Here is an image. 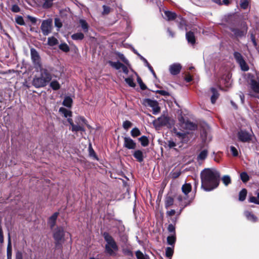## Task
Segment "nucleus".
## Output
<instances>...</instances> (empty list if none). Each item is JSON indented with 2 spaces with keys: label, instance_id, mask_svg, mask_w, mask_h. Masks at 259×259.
Masks as SVG:
<instances>
[{
  "label": "nucleus",
  "instance_id": "1",
  "mask_svg": "<svg viewBox=\"0 0 259 259\" xmlns=\"http://www.w3.org/2000/svg\"><path fill=\"white\" fill-rule=\"evenodd\" d=\"M220 174L214 168H205L201 172V187L206 191H210L219 185Z\"/></svg>",
  "mask_w": 259,
  "mask_h": 259
},
{
  "label": "nucleus",
  "instance_id": "2",
  "mask_svg": "<svg viewBox=\"0 0 259 259\" xmlns=\"http://www.w3.org/2000/svg\"><path fill=\"white\" fill-rule=\"evenodd\" d=\"M36 72H39V75H35L32 80V85L36 88L46 87L52 80L53 76L51 71L44 66L35 69Z\"/></svg>",
  "mask_w": 259,
  "mask_h": 259
},
{
  "label": "nucleus",
  "instance_id": "3",
  "mask_svg": "<svg viewBox=\"0 0 259 259\" xmlns=\"http://www.w3.org/2000/svg\"><path fill=\"white\" fill-rule=\"evenodd\" d=\"M67 121L71 126L72 132L85 131V128L83 127V124H87V120L83 117H77L75 120L76 124L73 123L71 118H68Z\"/></svg>",
  "mask_w": 259,
  "mask_h": 259
},
{
  "label": "nucleus",
  "instance_id": "4",
  "mask_svg": "<svg viewBox=\"0 0 259 259\" xmlns=\"http://www.w3.org/2000/svg\"><path fill=\"white\" fill-rule=\"evenodd\" d=\"M103 236L105 240L107 242L105 245L106 251L108 253L112 255L114 253V250H117L118 249L117 245L113 237L108 233H104Z\"/></svg>",
  "mask_w": 259,
  "mask_h": 259
},
{
  "label": "nucleus",
  "instance_id": "5",
  "mask_svg": "<svg viewBox=\"0 0 259 259\" xmlns=\"http://www.w3.org/2000/svg\"><path fill=\"white\" fill-rule=\"evenodd\" d=\"M154 125L156 127H160L166 126L168 128H170L174 124V122L170 119L165 116H161L157 119L153 121Z\"/></svg>",
  "mask_w": 259,
  "mask_h": 259
},
{
  "label": "nucleus",
  "instance_id": "6",
  "mask_svg": "<svg viewBox=\"0 0 259 259\" xmlns=\"http://www.w3.org/2000/svg\"><path fill=\"white\" fill-rule=\"evenodd\" d=\"M30 55L31 59L35 69L37 68H40L41 67L43 66L41 61L40 57L38 53L35 49L31 48L30 49Z\"/></svg>",
  "mask_w": 259,
  "mask_h": 259
},
{
  "label": "nucleus",
  "instance_id": "7",
  "mask_svg": "<svg viewBox=\"0 0 259 259\" xmlns=\"http://www.w3.org/2000/svg\"><path fill=\"white\" fill-rule=\"evenodd\" d=\"M52 20L51 19L44 20L42 22L40 28L44 35H48L52 31Z\"/></svg>",
  "mask_w": 259,
  "mask_h": 259
},
{
  "label": "nucleus",
  "instance_id": "8",
  "mask_svg": "<svg viewBox=\"0 0 259 259\" xmlns=\"http://www.w3.org/2000/svg\"><path fill=\"white\" fill-rule=\"evenodd\" d=\"M231 30L233 32L236 37H241L245 36L247 31V27L246 24L243 23L240 28H231Z\"/></svg>",
  "mask_w": 259,
  "mask_h": 259
},
{
  "label": "nucleus",
  "instance_id": "9",
  "mask_svg": "<svg viewBox=\"0 0 259 259\" xmlns=\"http://www.w3.org/2000/svg\"><path fill=\"white\" fill-rule=\"evenodd\" d=\"M234 57L242 70L247 71L249 69L248 65L246 63L242 55L240 53L235 52L234 53Z\"/></svg>",
  "mask_w": 259,
  "mask_h": 259
},
{
  "label": "nucleus",
  "instance_id": "10",
  "mask_svg": "<svg viewBox=\"0 0 259 259\" xmlns=\"http://www.w3.org/2000/svg\"><path fill=\"white\" fill-rule=\"evenodd\" d=\"M64 229L62 227H58L55 229L53 236L57 243H59L60 241L64 238Z\"/></svg>",
  "mask_w": 259,
  "mask_h": 259
},
{
  "label": "nucleus",
  "instance_id": "11",
  "mask_svg": "<svg viewBox=\"0 0 259 259\" xmlns=\"http://www.w3.org/2000/svg\"><path fill=\"white\" fill-rule=\"evenodd\" d=\"M109 64L113 68L116 70H119L120 69H121L122 70V72L125 73V74H127L128 73V69L127 68V67L122 64L121 63L119 62V61L117 62H113L111 61H108Z\"/></svg>",
  "mask_w": 259,
  "mask_h": 259
},
{
  "label": "nucleus",
  "instance_id": "12",
  "mask_svg": "<svg viewBox=\"0 0 259 259\" xmlns=\"http://www.w3.org/2000/svg\"><path fill=\"white\" fill-rule=\"evenodd\" d=\"M123 146L128 149H135L136 147V143L130 137L123 138Z\"/></svg>",
  "mask_w": 259,
  "mask_h": 259
},
{
  "label": "nucleus",
  "instance_id": "13",
  "mask_svg": "<svg viewBox=\"0 0 259 259\" xmlns=\"http://www.w3.org/2000/svg\"><path fill=\"white\" fill-rule=\"evenodd\" d=\"M238 139L243 142H248L251 140V135L246 131H241L238 133Z\"/></svg>",
  "mask_w": 259,
  "mask_h": 259
},
{
  "label": "nucleus",
  "instance_id": "14",
  "mask_svg": "<svg viewBox=\"0 0 259 259\" xmlns=\"http://www.w3.org/2000/svg\"><path fill=\"white\" fill-rule=\"evenodd\" d=\"M182 66L178 63H174L169 67V72L173 75L178 74L180 72Z\"/></svg>",
  "mask_w": 259,
  "mask_h": 259
},
{
  "label": "nucleus",
  "instance_id": "15",
  "mask_svg": "<svg viewBox=\"0 0 259 259\" xmlns=\"http://www.w3.org/2000/svg\"><path fill=\"white\" fill-rule=\"evenodd\" d=\"M251 89L254 93V95H249L252 96H254L259 99V82L256 80L252 79L250 83Z\"/></svg>",
  "mask_w": 259,
  "mask_h": 259
},
{
  "label": "nucleus",
  "instance_id": "16",
  "mask_svg": "<svg viewBox=\"0 0 259 259\" xmlns=\"http://www.w3.org/2000/svg\"><path fill=\"white\" fill-rule=\"evenodd\" d=\"M148 105L152 108L153 114H157L160 112V107L157 101L150 99L147 100Z\"/></svg>",
  "mask_w": 259,
  "mask_h": 259
},
{
  "label": "nucleus",
  "instance_id": "17",
  "mask_svg": "<svg viewBox=\"0 0 259 259\" xmlns=\"http://www.w3.org/2000/svg\"><path fill=\"white\" fill-rule=\"evenodd\" d=\"M181 126L182 128L189 131H194L197 128V125L195 123L189 121L182 122Z\"/></svg>",
  "mask_w": 259,
  "mask_h": 259
},
{
  "label": "nucleus",
  "instance_id": "18",
  "mask_svg": "<svg viewBox=\"0 0 259 259\" xmlns=\"http://www.w3.org/2000/svg\"><path fill=\"white\" fill-rule=\"evenodd\" d=\"M134 157L140 162L144 160V155L143 152L140 150L135 151L133 154Z\"/></svg>",
  "mask_w": 259,
  "mask_h": 259
},
{
  "label": "nucleus",
  "instance_id": "19",
  "mask_svg": "<svg viewBox=\"0 0 259 259\" xmlns=\"http://www.w3.org/2000/svg\"><path fill=\"white\" fill-rule=\"evenodd\" d=\"M177 17V15L175 13L169 11H164V18L168 21L174 20Z\"/></svg>",
  "mask_w": 259,
  "mask_h": 259
},
{
  "label": "nucleus",
  "instance_id": "20",
  "mask_svg": "<svg viewBox=\"0 0 259 259\" xmlns=\"http://www.w3.org/2000/svg\"><path fill=\"white\" fill-rule=\"evenodd\" d=\"M175 133L181 141L182 143H187L189 139L186 133L178 132H175Z\"/></svg>",
  "mask_w": 259,
  "mask_h": 259
},
{
  "label": "nucleus",
  "instance_id": "21",
  "mask_svg": "<svg viewBox=\"0 0 259 259\" xmlns=\"http://www.w3.org/2000/svg\"><path fill=\"white\" fill-rule=\"evenodd\" d=\"M7 259H12V249L10 234L8 235V243L7 249Z\"/></svg>",
  "mask_w": 259,
  "mask_h": 259
},
{
  "label": "nucleus",
  "instance_id": "22",
  "mask_svg": "<svg viewBox=\"0 0 259 259\" xmlns=\"http://www.w3.org/2000/svg\"><path fill=\"white\" fill-rule=\"evenodd\" d=\"M186 37L189 43L193 45L195 42V37L194 33L191 31H189L186 33Z\"/></svg>",
  "mask_w": 259,
  "mask_h": 259
},
{
  "label": "nucleus",
  "instance_id": "23",
  "mask_svg": "<svg viewBox=\"0 0 259 259\" xmlns=\"http://www.w3.org/2000/svg\"><path fill=\"white\" fill-rule=\"evenodd\" d=\"M191 189V185L189 183H186L182 187V192L185 195H187L189 192H190Z\"/></svg>",
  "mask_w": 259,
  "mask_h": 259
},
{
  "label": "nucleus",
  "instance_id": "24",
  "mask_svg": "<svg viewBox=\"0 0 259 259\" xmlns=\"http://www.w3.org/2000/svg\"><path fill=\"white\" fill-rule=\"evenodd\" d=\"M58 213L55 212L50 218L49 220V224H50L51 228L54 227L56 223V221L58 217Z\"/></svg>",
  "mask_w": 259,
  "mask_h": 259
},
{
  "label": "nucleus",
  "instance_id": "25",
  "mask_svg": "<svg viewBox=\"0 0 259 259\" xmlns=\"http://www.w3.org/2000/svg\"><path fill=\"white\" fill-rule=\"evenodd\" d=\"M59 111L61 114H63L65 117L72 116V112L64 107H60Z\"/></svg>",
  "mask_w": 259,
  "mask_h": 259
},
{
  "label": "nucleus",
  "instance_id": "26",
  "mask_svg": "<svg viewBox=\"0 0 259 259\" xmlns=\"http://www.w3.org/2000/svg\"><path fill=\"white\" fill-rule=\"evenodd\" d=\"M210 90L212 93V95L211 97V102L212 104H214L219 97V94L215 89L213 88H211Z\"/></svg>",
  "mask_w": 259,
  "mask_h": 259
},
{
  "label": "nucleus",
  "instance_id": "27",
  "mask_svg": "<svg viewBox=\"0 0 259 259\" xmlns=\"http://www.w3.org/2000/svg\"><path fill=\"white\" fill-rule=\"evenodd\" d=\"M244 214L247 220L253 222H255L257 221V218L251 212L248 211H246L244 212Z\"/></svg>",
  "mask_w": 259,
  "mask_h": 259
},
{
  "label": "nucleus",
  "instance_id": "28",
  "mask_svg": "<svg viewBox=\"0 0 259 259\" xmlns=\"http://www.w3.org/2000/svg\"><path fill=\"white\" fill-rule=\"evenodd\" d=\"M79 24L83 30V31L84 32H87L88 31L89 26L88 24V23L86 22L85 20L83 19H80L79 20Z\"/></svg>",
  "mask_w": 259,
  "mask_h": 259
},
{
  "label": "nucleus",
  "instance_id": "29",
  "mask_svg": "<svg viewBox=\"0 0 259 259\" xmlns=\"http://www.w3.org/2000/svg\"><path fill=\"white\" fill-rule=\"evenodd\" d=\"M208 154V151L206 149H204L202 151L200 152V153L199 154V155L197 156V160L198 161L199 160H204Z\"/></svg>",
  "mask_w": 259,
  "mask_h": 259
},
{
  "label": "nucleus",
  "instance_id": "30",
  "mask_svg": "<svg viewBox=\"0 0 259 259\" xmlns=\"http://www.w3.org/2000/svg\"><path fill=\"white\" fill-rule=\"evenodd\" d=\"M176 241V235L175 234H171L170 236H168L167 237V243L171 246H174L175 242Z\"/></svg>",
  "mask_w": 259,
  "mask_h": 259
},
{
  "label": "nucleus",
  "instance_id": "31",
  "mask_svg": "<svg viewBox=\"0 0 259 259\" xmlns=\"http://www.w3.org/2000/svg\"><path fill=\"white\" fill-rule=\"evenodd\" d=\"M72 104V100L70 97H66L63 102V105L67 107H71Z\"/></svg>",
  "mask_w": 259,
  "mask_h": 259
},
{
  "label": "nucleus",
  "instance_id": "32",
  "mask_svg": "<svg viewBox=\"0 0 259 259\" xmlns=\"http://www.w3.org/2000/svg\"><path fill=\"white\" fill-rule=\"evenodd\" d=\"M71 38L75 40H82L84 38V35L81 32H77L72 34Z\"/></svg>",
  "mask_w": 259,
  "mask_h": 259
},
{
  "label": "nucleus",
  "instance_id": "33",
  "mask_svg": "<svg viewBox=\"0 0 259 259\" xmlns=\"http://www.w3.org/2000/svg\"><path fill=\"white\" fill-rule=\"evenodd\" d=\"M50 87L54 90H58L60 88V85L58 81L54 80L50 83Z\"/></svg>",
  "mask_w": 259,
  "mask_h": 259
},
{
  "label": "nucleus",
  "instance_id": "34",
  "mask_svg": "<svg viewBox=\"0 0 259 259\" xmlns=\"http://www.w3.org/2000/svg\"><path fill=\"white\" fill-rule=\"evenodd\" d=\"M174 204V199L170 196H167L165 198V206L166 208L171 206Z\"/></svg>",
  "mask_w": 259,
  "mask_h": 259
},
{
  "label": "nucleus",
  "instance_id": "35",
  "mask_svg": "<svg viewBox=\"0 0 259 259\" xmlns=\"http://www.w3.org/2000/svg\"><path fill=\"white\" fill-rule=\"evenodd\" d=\"M247 190L245 189H243L239 193V200L241 201H244L246 197Z\"/></svg>",
  "mask_w": 259,
  "mask_h": 259
},
{
  "label": "nucleus",
  "instance_id": "36",
  "mask_svg": "<svg viewBox=\"0 0 259 259\" xmlns=\"http://www.w3.org/2000/svg\"><path fill=\"white\" fill-rule=\"evenodd\" d=\"M223 184L226 186H228L231 183V179L229 176L225 175L222 178Z\"/></svg>",
  "mask_w": 259,
  "mask_h": 259
},
{
  "label": "nucleus",
  "instance_id": "37",
  "mask_svg": "<svg viewBox=\"0 0 259 259\" xmlns=\"http://www.w3.org/2000/svg\"><path fill=\"white\" fill-rule=\"evenodd\" d=\"M139 141L141 142V145L144 146H147L149 144V140L146 136H142L139 139Z\"/></svg>",
  "mask_w": 259,
  "mask_h": 259
},
{
  "label": "nucleus",
  "instance_id": "38",
  "mask_svg": "<svg viewBox=\"0 0 259 259\" xmlns=\"http://www.w3.org/2000/svg\"><path fill=\"white\" fill-rule=\"evenodd\" d=\"M48 45L51 46H54L58 43L57 39L54 37H51L48 38Z\"/></svg>",
  "mask_w": 259,
  "mask_h": 259
},
{
  "label": "nucleus",
  "instance_id": "39",
  "mask_svg": "<svg viewBox=\"0 0 259 259\" xmlns=\"http://www.w3.org/2000/svg\"><path fill=\"white\" fill-rule=\"evenodd\" d=\"M131 135L133 137L135 138L141 135L140 130L137 128H134L131 132Z\"/></svg>",
  "mask_w": 259,
  "mask_h": 259
},
{
  "label": "nucleus",
  "instance_id": "40",
  "mask_svg": "<svg viewBox=\"0 0 259 259\" xmlns=\"http://www.w3.org/2000/svg\"><path fill=\"white\" fill-rule=\"evenodd\" d=\"M125 81L131 87H135L136 86V84L134 81V79L131 77L125 78Z\"/></svg>",
  "mask_w": 259,
  "mask_h": 259
},
{
  "label": "nucleus",
  "instance_id": "41",
  "mask_svg": "<svg viewBox=\"0 0 259 259\" xmlns=\"http://www.w3.org/2000/svg\"><path fill=\"white\" fill-rule=\"evenodd\" d=\"M15 21L20 25H25V24L23 17L21 16H17L15 18Z\"/></svg>",
  "mask_w": 259,
  "mask_h": 259
},
{
  "label": "nucleus",
  "instance_id": "42",
  "mask_svg": "<svg viewBox=\"0 0 259 259\" xmlns=\"http://www.w3.org/2000/svg\"><path fill=\"white\" fill-rule=\"evenodd\" d=\"M178 19L180 20L179 27L180 29H183L184 28H185L186 30H187V28L185 27L186 26V22L185 20H184L181 17H179Z\"/></svg>",
  "mask_w": 259,
  "mask_h": 259
},
{
  "label": "nucleus",
  "instance_id": "43",
  "mask_svg": "<svg viewBox=\"0 0 259 259\" xmlns=\"http://www.w3.org/2000/svg\"><path fill=\"white\" fill-rule=\"evenodd\" d=\"M118 56H119V58H120V59L126 65H127V66L130 67V64L129 63V61H128V60L125 58V57H124V56L122 54H120L119 53L118 54Z\"/></svg>",
  "mask_w": 259,
  "mask_h": 259
},
{
  "label": "nucleus",
  "instance_id": "44",
  "mask_svg": "<svg viewBox=\"0 0 259 259\" xmlns=\"http://www.w3.org/2000/svg\"><path fill=\"white\" fill-rule=\"evenodd\" d=\"M174 253V249L169 247H168L165 249V254L168 257H171Z\"/></svg>",
  "mask_w": 259,
  "mask_h": 259
},
{
  "label": "nucleus",
  "instance_id": "45",
  "mask_svg": "<svg viewBox=\"0 0 259 259\" xmlns=\"http://www.w3.org/2000/svg\"><path fill=\"white\" fill-rule=\"evenodd\" d=\"M59 49L65 52H68L69 51L68 46L65 43L60 44Z\"/></svg>",
  "mask_w": 259,
  "mask_h": 259
},
{
  "label": "nucleus",
  "instance_id": "46",
  "mask_svg": "<svg viewBox=\"0 0 259 259\" xmlns=\"http://www.w3.org/2000/svg\"><path fill=\"white\" fill-rule=\"evenodd\" d=\"M240 178L243 182H246L249 180V177L245 172H242L240 174Z\"/></svg>",
  "mask_w": 259,
  "mask_h": 259
},
{
  "label": "nucleus",
  "instance_id": "47",
  "mask_svg": "<svg viewBox=\"0 0 259 259\" xmlns=\"http://www.w3.org/2000/svg\"><path fill=\"white\" fill-rule=\"evenodd\" d=\"M166 144L167 145V147L169 148H170V149L174 148V149H176L175 147L177 146V144H176V143H175L173 141H171V140L168 141L166 143Z\"/></svg>",
  "mask_w": 259,
  "mask_h": 259
},
{
  "label": "nucleus",
  "instance_id": "48",
  "mask_svg": "<svg viewBox=\"0 0 259 259\" xmlns=\"http://www.w3.org/2000/svg\"><path fill=\"white\" fill-rule=\"evenodd\" d=\"M248 6V0H240V6L243 9H246Z\"/></svg>",
  "mask_w": 259,
  "mask_h": 259
},
{
  "label": "nucleus",
  "instance_id": "49",
  "mask_svg": "<svg viewBox=\"0 0 259 259\" xmlns=\"http://www.w3.org/2000/svg\"><path fill=\"white\" fill-rule=\"evenodd\" d=\"M249 201L251 203L259 204V198L257 196V198L254 196L250 197L249 198Z\"/></svg>",
  "mask_w": 259,
  "mask_h": 259
},
{
  "label": "nucleus",
  "instance_id": "50",
  "mask_svg": "<svg viewBox=\"0 0 259 259\" xmlns=\"http://www.w3.org/2000/svg\"><path fill=\"white\" fill-rule=\"evenodd\" d=\"M169 232L171 233V234L176 235L175 227L172 224H169L167 228Z\"/></svg>",
  "mask_w": 259,
  "mask_h": 259
},
{
  "label": "nucleus",
  "instance_id": "51",
  "mask_svg": "<svg viewBox=\"0 0 259 259\" xmlns=\"http://www.w3.org/2000/svg\"><path fill=\"white\" fill-rule=\"evenodd\" d=\"M136 255L138 259H145V255L140 250L136 252Z\"/></svg>",
  "mask_w": 259,
  "mask_h": 259
},
{
  "label": "nucleus",
  "instance_id": "52",
  "mask_svg": "<svg viewBox=\"0 0 259 259\" xmlns=\"http://www.w3.org/2000/svg\"><path fill=\"white\" fill-rule=\"evenodd\" d=\"M103 11L102 12L103 15H107L110 13V8L109 7L104 5L103 6Z\"/></svg>",
  "mask_w": 259,
  "mask_h": 259
},
{
  "label": "nucleus",
  "instance_id": "53",
  "mask_svg": "<svg viewBox=\"0 0 259 259\" xmlns=\"http://www.w3.org/2000/svg\"><path fill=\"white\" fill-rule=\"evenodd\" d=\"M230 151L234 156H237L238 155L237 149L234 146L230 147Z\"/></svg>",
  "mask_w": 259,
  "mask_h": 259
},
{
  "label": "nucleus",
  "instance_id": "54",
  "mask_svg": "<svg viewBox=\"0 0 259 259\" xmlns=\"http://www.w3.org/2000/svg\"><path fill=\"white\" fill-rule=\"evenodd\" d=\"M132 125V123L130 121H125L123 123V127L124 129L127 130Z\"/></svg>",
  "mask_w": 259,
  "mask_h": 259
},
{
  "label": "nucleus",
  "instance_id": "55",
  "mask_svg": "<svg viewBox=\"0 0 259 259\" xmlns=\"http://www.w3.org/2000/svg\"><path fill=\"white\" fill-rule=\"evenodd\" d=\"M123 253L125 255L129 257H132L133 255L132 251L128 249H123Z\"/></svg>",
  "mask_w": 259,
  "mask_h": 259
},
{
  "label": "nucleus",
  "instance_id": "56",
  "mask_svg": "<svg viewBox=\"0 0 259 259\" xmlns=\"http://www.w3.org/2000/svg\"><path fill=\"white\" fill-rule=\"evenodd\" d=\"M55 25L58 28H60L62 27V23L59 19L56 18L55 19Z\"/></svg>",
  "mask_w": 259,
  "mask_h": 259
},
{
  "label": "nucleus",
  "instance_id": "57",
  "mask_svg": "<svg viewBox=\"0 0 259 259\" xmlns=\"http://www.w3.org/2000/svg\"><path fill=\"white\" fill-rule=\"evenodd\" d=\"M11 10L15 13H18L20 11V9L19 6L16 5H13Z\"/></svg>",
  "mask_w": 259,
  "mask_h": 259
},
{
  "label": "nucleus",
  "instance_id": "58",
  "mask_svg": "<svg viewBox=\"0 0 259 259\" xmlns=\"http://www.w3.org/2000/svg\"><path fill=\"white\" fill-rule=\"evenodd\" d=\"M27 18H28V19L32 23V24H35L36 22V21H37V19L35 17H33L32 16H31L30 15H28L27 16Z\"/></svg>",
  "mask_w": 259,
  "mask_h": 259
},
{
  "label": "nucleus",
  "instance_id": "59",
  "mask_svg": "<svg viewBox=\"0 0 259 259\" xmlns=\"http://www.w3.org/2000/svg\"><path fill=\"white\" fill-rule=\"evenodd\" d=\"M138 56H139L140 59L144 62L146 66H148L150 64L147 60L140 54H138Z\"/></svg>",
  "mask_w": 259,
  "mask_h": 259
},
{
  "label": "nucleus",
  "instance_id": "60",
  "mask_svg": "<svg viewBox=\"0 0 259 259\" xmlns=\"http://www.w3.org/2000/svg\"><path fill=\"white\" fill-rule=\"evenodd\" d=\"M192 3L197 5H200L202 2L206 1L207 0H191Z\"/></svg>",
  "mask_w": 259,
  "mask_h": 259
},
{
  "label": "nucleus",
  "instance_id": "61",
  "mask_svg": "<svg viewBox=\"0 0 259 259\" xmlns=\"http://www.w3.org/2000/svg\"><path fill=\"white\" fill-rule=\"evenodd\" d=\"M16 259H23L22 253L20 251H17L16 254Z\"/></svg>",
  "mask_w": 259,
  "mask_h": 259
},
{
  "label": "nucleus",
  "instance_id": "62",
  "mask_svg": "<svg viewBox=\"0 0 259 259\" xmlns=\"http://www.w3.org/2000/svg\"><path fill=\"white\" fill-rule=\"evenodd\" d=\"M147 67L148 68V69H149L150 72L152 73L153 76L154 77H156V74H155L153 68L152 67V66L149 64L148 66H147Z\"/></svg>",
  "mask_w": 259,
  "mask_h": 259
},
{
  "label": "nucleus",
  "instance_id": "63",
  "mask_svg": "<svg viewBox=\"0 0 259 259\" xmlns=\"http://www.w3.org/2000/svg\"><path fill=\"white\" fill-rule=\"evenodd\" d=\"M166 214L168 216H172L175 214V210H170L169 211H167L166 212Z\"/></svg>",
  "mask_w": 259,
  "mask_h": 259
},
{
  "label": "nucleus",
  "instance_id": "64",
  "mask_svg": "<svg viewBox=\"0 0 259 259\" xmlns=\"http://www.w3.org/2000/svg\"><path fill=\"white\" fill-rule=\"evenodd\" d=\"M251 41H252L254 46H255V47L256 46L257 43L255 41V37L253 34L251 35Z\"/></svg>",
  "mask_w": 259,
  "mask_h": 259
}]
</instances>
